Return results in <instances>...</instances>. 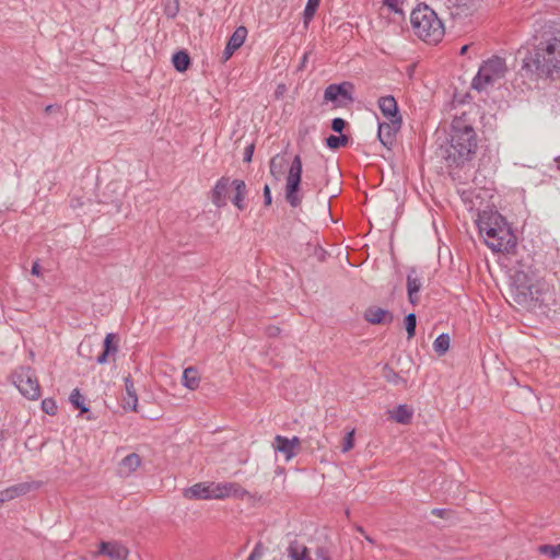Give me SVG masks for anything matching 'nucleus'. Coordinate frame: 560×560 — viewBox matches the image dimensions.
Masks as SVG:
<instances>
[{
	"mask_svg": "<svg viewBox=\"0 0 560 560\" xmlns=\"http://www.w3.org/2000/svg\"><path fill=\"white\" fill-rule=\"evenodd\" d=\"M515 262L516 266L511 276V296L514 302L522 306L542 303L548 285L539 279L530 254H526Z\"/></svg>",
	"mask_w": 560,
	"mask_h": 560,
	"instance_id": "nucleus-1",
	"label": "nucleus"
},
{
	"mask_svg": "<svg viewBox=\"0 0 560 560\" xmlns=\"http://www.w3.org/2000/svg\"><path fill=\"white\" fill-rule=\"evenodd\" d=\"M523 70L539 79L560 78V37L544 34L523 59Z\"/></svg>",
	"mask_w": 560,
	"mask_h": 560,
	"instance_id": "nucleus-2",
	"label": "nucleus"
},
{
	"mask_svg": "<svg viewBox=\"0 0 560 560\" xmlns=\"http://www.w3.org/2000/svg\"><path fill=\"white\" fill-rule=\"evenodd\" d=\"M477 149V135L470 114L463 112L451 125L450 147L446 149L448 165H462L470 161Z\"/></svg>",
	"mask_w": 560,
	"mask_h": 560,
	"instance_id": "nucleus-3",
	"label": "nucleus"
},
{
	"mask_svg": "<svg viewBox=\"0 0 560 560\" xmlns=\"http://www.w3.org/2000/svg\"><path fill=\"white\" fill-rule=\"evenodd\" d=\"M480 234L493 252L510 254L516 247V236L506 220L498 212L481 217L478 222Z\"/></svg>",
	"mask_w": 560,
	"mask_h": 560,
	"instance_id": "nucleus-4",
	"label": "nucleus"
},
{
	"mask_svg": "<svg viewBox=\"0 0 560 560\" xmlns=\"http://www.w3.org/2000/svg\"><path fill=\"white\" fill-rule=\"evenodd\" d=\"M410 23L415 35L425 43L438 44L444 36L442 21L427 4L412 10Z\"/></svg>",
	"mask_w": 560,
	"mask_h": 560,
	"instance_id": "nucleus-5",
	"label": "nucleus"
},
{
	"mask_svg": "<svg viewBox=\"0 0 560 560\" xmlns=\"http://www.w3.org/2000/svg\"><path fill=\"white\" fill-rule=\"evenodd\" d=\"M246 491L235 482L205 483L199 482L184 491V497L190 500L224 499L228 497H241Z\"/></svg>",
	"mask_w": 560,
	"mask_h": 560,
	"instance_id": "nucleus-6",
	"label": "nucleus"
},
{
	"mask_svg": "<svg viewBox=\"0 0 560 560\" xmlns=\"http://www.w3.org/2000/svg\"><path fill=\"white\" fill-rule=\"evenodd\" d=\"M508 72L505 59L492 56L483 61L480 66L477 75L472 80V88L477 91H483L488 86L493 85L499 80L503 79Z\"/></svg>",
	"mask_w": 560,
	"mask_h": 560,
	"instance_id": "nucleus-7",
	"label": "nucleus"
},
{
	"mask_svg": "<svg viewBox=\"0 0 560 560\" xmlns=\"http://www.w3.org/2000/svg\"><path fill=\"white\" fill-rule=\"evenodd\" d=\"M301 177L302 160L300 155H295L289 168L285 183V200L293 208L299 207L302 202V196L299 195Z\"/></svg>",
	"mask_w": 560,
	"mask_h": 560,
	"instance_id": "nucleus-8",
	"label": "nucleus"
},
{
	"mask_svg": "<svg viewBox=\"0 0 560 560\" xmlns=\"http://www.w3.org/2000/svg\"><path fill=\"white\" fill-rule=\"evenodd\" d=\"M12 378L14 385L24 397L35 400L40 396L38 381L31 368L20 366L13 372Z\"/></svg>",
	"mask_w": 560,
	"mask_h": 560,
	"instance_id": "nucleus-9",
	"label": "nucleus"
},
{
	"mask_svg": "<svg viewBox=\"0 0 560 560\" xmlns=\"http://www.w3.org/2000/svg\"><path fill=\"white\" fill-rule=\"evenodd\" d=\"M401 127V117H396L388 119V121L380 122L378 124V132L377 137L381 141V143L386 147L387 149H390V147L395 142V137L398 130Z\"/></svg>",
	"mask_w": 560,
	"mask_h": 560,
	"instance_id": "nucleus-10",
	"label": "nucleus"
},
{
	"mask_svg": "<svg viewBox=\"0 0 560 560\" xmlns=\"http://www.w3.org/2000/svg\"><path fill=\"white\" fill-rule=\"evenodd\" d=\"M352 90H353V84L350 82H347V81H345L340 84H329L324 92V98H325V101L335 102L339 97H342L346 101L352 102L353 101V97L351 94Z\"/></svg>",
	"mask_w": 560,
	"mask_h": 560,
	"instance_id": "nucleus-11",
	"label": "nucleus"
},
{
	"mask_svg": "<svg viewBox=\"0 0 560 560\" xmlns=\"http://www.w3.org/2000/svg\"><path fill=\"white\" fill-rule=\"evenodd\" d=\"M230 187H232V180L225 176L221 177L215 183L213 189L210 192V199L215 207L223 208L226 206Z\"/></svg>",
	"mask_w": 560,
	"mask_h": 560,
	"instance_id": "nucleus-12",
	"label": "nucleus"
},
{
	"mask_svg": "<svg viewBox=\"0 0 560 560\" xmlns=\"http://www.w3.org/2000/svg\"><path fill=\"white\" fill-rule=\"evenodd\" d=\"M97 553L106 556L110 560H126L129 555V550L118 541H102Z\"/></svg>",
	"mask_w": 560,
	"mask_h": 560,
	"instance_id": "nucleus-13",
	"label": "nucleus"
},
{
	"mask_svg": "<svg viewBox=\"0 0 560 560\" xmlns=\"http://www.w3.org/2000/svg\"><path fill=\"white\" fill-rule=\"evenodd\" d=\"M301 441L298 436H293L292 439H288L282 435H277L275 438V448L276 451L284 454L285 459L290 460L296 454V448L300 446Z\"/></svg>",
	"mask_w": 560,
	"mask_h": 560,
	"instance_id": "nucleus-14",
	"label": "nucleus"
},
{
	"mask_svg": "<svg viewBox=\"0 0 560 560\" xmlns=\"http://www.w3.org/2000/svg\"><path fill=\"white\" fill-rule=\"evenodd\" d=\"M364 319L373 325L390 324L394 320V316L387 310L371 306L364 312Z\"/></svg>",
	"mask_w": 560,
	"mask_h": 560,
	"instance_id": "nucleus-15",
	"label": "nucleus"
},
{
	"mask_svg": "<svg viewBox=\"0 0 560 560\" xmlns=\"http://www.w3.org/2000/svg\"><path fill=\"white\" fill-rule=\"evenodd\" d=\"M33 483L21 482L0 491V505L31 491Z\"/></svg>",
	"mask_w": 560,
	"mask_h": 560,
	"instance_id": "nucleus-16",
	"label": "nucleus"
},
{
	"mask_svg": "<svg viewBox=\"0 0 560 560\" xmlns=\"http://www.w3.org/2000/svg\"><path fill=\"white\" fill-rule=\"evenodd\" d=\"M142 460L140 455L131 453L124 457L118 465V474L121 477H129L141 465Z\"/></svg>",
	"mask_w": 560,
	"mask_h": 560,
	"instance_id": "nucleus-17",
	"label": "nucleus"
},
{
	"mask_svg": "<svg viewBox=\"0 0 560 560\" xmlns=\"http://www.w3.org/2000/svg\"><path fill=\"white\" fill-rule=\"evenodd\" d=\"M378 107L383 116L386 117L387 119L401 117L398 112L397 102L392 95L382 96L378 100Z\"/></svg>",
	"mask_w": 560,
	"mask_h": 560,
	"instance_id": "nucleus-18",
	"label": "nucleus"
},
{
	"mask_svg": "<svg viewBox=\"0 0 560 560\" xmlns=\"http://www.w3.org/2000/svg\"><path fill=\"white\" fill-rule=\"evenodd\" d=\"M287 555L289 560H313L308 548L298 540L290 542L287 548Z\"/></svg>",
	"mask_w": 560,
	"mask_h": 560,
	"instance_id": "nucleus-19",
	"label": "nucleus"
},
{
	"mask_svg": "<svg viewBox=\"0 0 560 560\" xmlns=\"http://www.w3.org/2000/svg\"><path fill=\"white\" fill-rule=\"evenodd\" d=\"M232 187L234 188V195H233L231 201L238 210H244L245 209L244 200H245V197L247 194V188H246L245 182L242 179H233Z\"/></svg>",
	"mask_w": 560,
	"mask_h": 560,
	"instance_id": "nucleus-20",
	"label": "nucleus"
},
{
	"mask_svg": "<svg viewBox=\"0 0 560 560\" xmlns=\"http://www.w3.org/2000/svg\"><path fill=\"white\" fill-rule=\"evenodd\" d=\"M125 390H126V395L124 397V405H122L124 409L136 411L137 404H138V396H137V393H136V389L133 386V382L131 381V378L129 376L125 377Z\"/></svg>",
	"mask_w": 560,
	"mask_h": 560,
	"instance_id": "nucleus-21",
	"label": "nucleus"
},
{
	"mask_svg": "<svg viewBox=\"0 0 560 560\" xmlns=\"http://www.w3.org/2000/svg\"><path fill=\"white\" fill-rule=\"evenodd\" d=\"M117 336L113 332L106 335L104 339V349L102 353L97 357L96 362L98 364H104L107 362V358L109 354H115L118 351V346L115 342Z\"/></svg>",
	"mask_w": 560,
	"mask_h": 560,
	"instance_id": "nucleus-22",
	"label": "nucleus"
},
{
	"mask_svg": "<svg viewBox=\"0 0 560 560\" xmlns=\"http://www.w3.org/2000/svg\"><path fill=\"white\" fill-rule=\"evenodd\" d=\"M412 413L411 408L406 405H399L396 409L389 411V418L398 423L407 424L411 421Z\"/></svg>",
	"mask_w": 560,
	"mask_h": 560,
	"instance_id": "nucleus-23",
	"label": "nucleus"
},
{
	"mask_svg": "<svg viewBox=\"0 0 560 560\" xmlns=\"http://www.w3.org/2000/svg\"><path fill=\"white\" fill-rule=\"evenodd\" d=\"M200 383V375L196 368L189 366L184 370L183 373V385L189 389L198 388Z\"/></svg>",
	"mask_w": 560,
	"mask_h": 560,
	"instance_id": "nucleus-24",
	"label": "nucleus"
},
{
	"mask_svg": "<svg viewBox=\"0 0 560 560\" xmlns=\"http://www.w3.org/2000/svg\"><path fill=\"white\" fill-rule=\"evenodd\" d=\"M172 62L178 72H184L190 66V57L185 50H179L173 55Z\"/></svg>",
	"mask_w": 560,
	"mask_h": 560,
	"instance_id": "nucleus-25",
	"label": "nucleus"
},
{
	"mask_svg": "<svg viewBox=\"0 0 560 560\" xmlns=\"http://www.w3.org/2000/svg\"><path fill=\"white\" fill-rule=\"evenodd\" d=\"M247 30L245 26L237 27L232 36L229 38L228 44L234 50H237L245 42Z\"/></svg>",
	"mask_w": 560,
	"mask_h": 560,
	"instance_id": "nucleus-26",
	"label": "nucleus"
},
{
	"mask_svg": "<svg viewBox=\"0 0 560 560\" xmlns=\"http://www.w3.org/2000/svg\"><path fill=\"white\" fill-rule=\"evenodd\" d=\"M421 289V281L417 276L416 269L412 268L407 275V292L408 298H411L413 293H418Z\"/></svg>",
	"mask_w": 560,
	"mask_h": 560,
	"instance_id": "nucleus-27",
	"label": "nucleus"
},
{
	"mask_svg": "<svg viewBox=\"0 0 560 560\" xmlns=\"http://www.w3.org/2000/svg\"><path fill=\"white\" fill-rule=\"evenodd\" d=\"M451 338L448 334H441L433 342V349L439 355H444L450 349Z\"/></svg>",
	"mask_w": 560,
	"mask_h": 560,
	"instance_id": "nucleus-28",
	"label": "nucleus"
},
{
	"mask_svg": "<svg viewBox=\"0 0 560 560\" xmlns=\"http://www.w3.org/2000/svg\"><path fill=\"white\" fill-rule=\"evenodd\" d=\"M319 2H320V0H307L306 7H305L304 13H303V20H304L305 26H307L308 23L313 20L314 15L316 13V10L319 5Z\"/></svg>",
	"mask_w": 560,
	"mask_h": 560,
	"instance_id": "nucleus-29",
	"label": "nucleus"
},
{
	"mask_svg": "<svg viewBox=\"0 0 560 560\" xmlns=\"http://www.w3.org/2000/svg\"><path fill=\"white\" fill-rule=\"evenodd\" d=\"M69 399L75 409H79L81 412L89 411V408L84 405V398L78 388L72 390Z\"/></svg>",
	"mask_w": 560,
	"mask_h": 560,
	"instance_id": "nucleus-30",
	"label": "nucleus"
},
{
	"mask_svg": "<svg viewBox=\"0 0 560 560\" xmlns=\"http://www.w3.org/2000/svg\"><path fill=\"white\" fill-rule=\"evenodd\" d=\"M348 137L345 136V135H340V136H329L327 139H326V144L332 149V150H336V149H339L341 147H346L348 144Z\"/></svg>",
	"mask_w": 560,
	"mask_h": 560,
	"instance_id": "nucleus-31",
	"label": "nucleus"
},
{
	"mask_svg": "<svg viewBox=\"0 0 560 560\" xmlns=\"http://www.w3.org/2000/svg\"><path fill=\"white\" fill-rule=\"evenodd\" d=\"M539 553L547 556L551 559H556L560 557V544L558 545H540L538 547Z\"/></svg>",
	"mask_w": 560,
	"mask_h": 560,
	"instance_id": "nucleus-32",
	"label": "nucleus"
},
{
	"mask_svg": "<svg viewBox=\"0 0 560 560\" xmlns=\"http://www.w3.org/2000/svg\"><path fill=\"white\" fill-rule=\"evenodd\" d=\"M383 376L388 383H392L395 385L399 384L402 381L401 376L388 364H386L383 368Z\"/></svg>",
	"mask_w": 560,
	"mask_h": 560,
	"instance_id": "nucleus-33",
	"label": "nucleus"
},
{
	"mask_svg": "<svg viewBox=\"0 0 560 560\" xmlns=\"http://www.w3.org/2000/svg\"><path fill=\"white\" fill-rule=\"evenodd\" d=\"M405 327L408 334V338H412L416 334L417 327V318L413 313H410L405 317Z\"/></svg>",
	"mask_w": 560,
	"mask_h": 560,
	"instance_id": "nucleus-34",
	"label": "nucleus"
},
{
	"mask_svg": "<svg viewBox=\"0 0 560 560\" xmlns=\"http://www.w3.org/2000/svg\"><path fill=\"white\" fill-rule=\"evenodd\" d=\"M57 404L56 401L52 399V398H45L43 401H42V410L49 415V416H55L56 412H57Z\"/></svg>",
	"mask_w": 560,
	"mask_h": 560,
	"instance_id": "nucleus-35",
	"label": "nucleus"
},
{
	"mask_svg": "<svg viewBox=\"0 0 560 560\" xmlns=\"http://www.w3.org/2000/svg\"><path fill=\"white\" fill-rule=\"evenodd\" d=\"M354 446V430L347 433V435L343 438L341 451L343 453L349 452Z\"/></svg>",
	"mask_w": 560,
	"mask_h": 560,
	"instance_id": "nucleus-36",
	"label": "nucleus"
},
{
	"mask_svg": "<svg viewBox=\"0 0 560 560\" xmlns=\"http://www.w3.org/2000/svg\"><path fill=\"white\" fill-rule=\"evenodd\" d=\"M179 11V0H175L174 5H167L165 8V14L170 19H174Z\"/></svg>",
	"mask_w": 560,
	"mask_h": 560,
	"instance_id": "nucleus-37",
	"label": "nucleus"
},
{
	"mask_svg": "<svg viewBox=\"0 0 560 560\" xmlns=\"http://www.w3.org/2000/svg\"><path fill=\"white\" fill-rule=\"evenodd\" d=\"M346 127V121L342 118H334L331 121V129L335 132L341 133L343 128Z\"/></svg>",
	"mask_w": 560,
	"mask_h": 560,
	"instance_id": "nucleus-38",
	"label": "nucleus"
},
{
	"mask_svg": "<svg viewBox=\"0 0 560 560\" xmlns=\"http://www.w3.org/2000/svg\"><path fill=\"white\" fill-rule=\"evenodd\" d=\"M384 3L394 12L402 13L401 8L399 7L398 0H384Z\"/></svg>",
	"mask_w": 560,
	"mask_h": 560,
	"instance_id": "nucleus-39",
	"label": "nucleus"
},
{
	"mask_svg": "<svg viewBox=\"0 0 560 560\" xmlns=\"http://www.w3.org/2000/svg\"><path fill=\"white\" fill-rule=\"evenodd\" d=\"M255 145L252 143L245 148L243 161L248 163L252 161L253 154H254Z\"/></svg>",
	"mask_w": 560,
	"mask_h": 560,
	"instance_id": "nucleus-40",
	"label": "nucleus"
},
{
	"mask_svg": "<svg viewBox=\"0 0 560 560\" xmlns=\"http://www.w3.org/2000/svg\"><path fill=\"white\" fill-rule=\"evenodd\" d=\"M272 202L271 191L269 185H265L264 187V203L266 207H269Z\"/></svg>",
	"mask_w": 560,
	"mask_h": 560,
	"instance_id": "nucleus-41",
	"label": "nucleus"
},
{
	"mask_svg": "<svg viewBox=\"0 0 560 560\" xmlns=\"http://www.w3.org/2000/svg\"><path fill=\"white\" fill-rule=\"evenodd\" d=\"M313 252H314V255L318 258L319 261H324L325 260L326 250L323 249L320 246L314 245L313 246Z\"/></svg>",
	"mask_w": 560,
	"mask_h": 560,
	"instance_id": "nucleus-42",
	"label": "nucleus"
},
{
	"mask_svg": "<svg viewBox=\"0 0 560 560\" xmlns=\"http://www.w3.org/2000/svg\"><path fill=\"white\" fill-rule=\"evenodd\" d=\"M431 513L438 517L445 518L451 514V511L447 509H433Z\"/></svg>",
	"mask_w": 560,
	"mask_h": 560,
	"instance_id": "nucleus-43",
	"label": "nucleus"
},
{
	"mask_svg": "<svg viewBox=\"0 0 560 560\" xmlns=\"http://www.w3.org/2000/svg\"><path fill=\"white\" fill-rule=\"evenodd\" d=\"M234 52H235V50L233 48H231L229 45H226L223 50V55H222L223 61L229 60L233 56Z\"/></svg>",
	"mask_w": 560,
	"mask_h": 560,
	"instance_id": "nucleus-44",
	"label": "nucleus"
},
{
	"mask_svg": "<svg viewBox=\"0 0 560 560\" xmlns=\"http://www.w3.org/2000/svg\"><path fill=\"white\" fill-rule=\"evenodd\" d=\"M31 272L33 276H36V277L42 276V267L37 260L33 262Z\"/></svg>",
	"mask_w": 560,
	"mask_h": 560,
	"instance_id": "nucleus-45",
	"label": "nucleus"
},
{
	"mask_svg": "<svg viewBox=\"0 0 560 560\" xmlns=\"http://www.w3.org/2000/svg\"><path fill=\"white\" fill-rule=\"evenodd\" d=\"M267 334L269 337H276L280 334V328L277 326H269L267 328Z\"/></svg>",
	"mask_w": 560,
	"mask_h": 560,
	"instance_id": "nucleus-46",
	"label": "nucleus"
},
{
	"mask_svg": "<svg viewBox=\"0 0 560 560\" xmlns=\"http://www.w3.org/2000/svg\"><path fill=\"white\" fill-rule=\"evenodd\" d=\"M310 55H311V51H306V52H304V55H303V57H302L301 65H300L299 69H304V68H305V66H306V62H307V60H308Z\"/></svg>",
	"mask_w": 560,
	"mask_h": 560,
	"instance_id": "nucleus-47",
	"label": "nucleus"
},
{
	"mask_svg": "<svg viewBox=\"0 0 560 560\" xmlns=\"http://www.w3.org/2000/svg\"><path fill=\"white\" fill-rule=\"evenodd\" d=\"M88 349L90 350L91 349V345L90 343H85V342H81L79 348H78V352L80 355H83L84 354V349Z\"/></svg>",
	"mask_w": 560,
	"mask_h": 560,
	"instance_id": "nucleus-48",
	"label": "nucleus"
},
{
	"mask_svg": "<svg viewBox=\"0 0 560 560\" xmlns=\"http://www.w3.org/2000/svg\"><path fill=\"white\" fill-rule=\"evenodd\" d=\"M55 109H59V106H56V105H51V104H50V105H47V106L45 107V113H46V114H51Z\"/></svg>",
	"mask_w": 560,
	"mask_h": 560,
	"instance_id": "nucleus-49",
	"label": "nucleus"
},
{
	"mask_svg": "<svg viewBox=\"0 0 560 560\" xmlns=\"http://www.w3.org/2000/svg\"><path fill=\"white\" fill-rule=\"evenodd\" d=\"M408 300L412 305H416L419 302L418 293H413Z\"/></svg>",
	"mask_w": 560,
	"mask_h": 560,
	"instance_id": "nucleus-50",
	"label": "nucleus"
},
{
	"mask_svg": "<svg viewBox=\"0 0 560 560\" xmlns=\"http://www.w3.org/2000/svg\"><path fill=\"white\" fill-rule=\"evenodd\" d=\"M276 170H277L276 159H271V161H270V172H271V174H275Z\"/></svg>",
	"mask_w": 560,
	"mask_h": 560,
	"instance_id": "nucleus-51",
	"label": "nucleus"
},
{
	"mask_svg": "<svg viewBox=\"0 0 560 560\" xmlns=\"http://www.w3.org/2000/svg\"><path fill=\"white\" fill-rule=\"evenodd\" d=\"M468 48H469V46H468V45H464V46L460 48L459 54H460V55H465V54L467 52Z\"/></svg>",
	"mask_w": 560,
	"mask_h": 560,
	"instance_id": "nucleus-52",
	"label": "nucleus"
},
{
	"mask_svg": "<svg viewBox=\"0 0 560 560\" xmlns=\"http://www.w3.org/2000/svg\"><path fill=\"white\" fill-rule=\"evenodd\" d=\"M257 558V555H256V551L254 550L247 558V560H256Z\"/></svg>",
	"mask_w": 560,
	"mask_h": 560,
	"instance_id": "nucleus-53",
	"label": "nucleus"
},
{
	"mask_svg": "<svg viewBox=\"0 0 560 560\" xmlns=\"http://www.w3.org/2000/svg\"><path fill=\"white\" fill-rule=\"evenodd\" d=\"M555 162L557 163L558 168H560V156L556 158Z\"/></svg>",
	"mask_w": 560,
	"mask_h": 560,
	"instance_id": "nucleus-54",
	"label": "nucleus"
},
{
	"mask_svg": "<svg viewBox=\"0 0 560 560\" xmlns=\"http://www.w3.org/2000/svg\"><path fill=\"white\" fill-rule=\"evenodd\" d=\"M365 539H366L368 541H370V542H373V539H372L371 537H369V536H365Z\"/></svg>",
	"mask_w": 560,
	"mask_h": 560,
	"instance_id": "nucleus-55",
	"label": "nucleus"
}]
</instances>
